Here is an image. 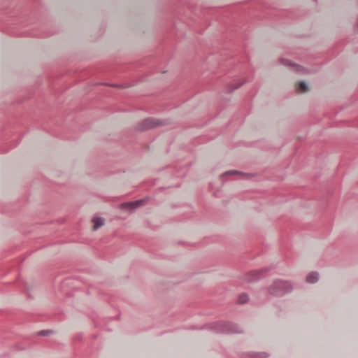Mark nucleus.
<instances>
[{
	"mask_svg": "<svg viewBox=\"0 0 358 358\" xmlns=\"http://www.w3.org/2000/svg\"><path fill=\"white\" fill-rule=\"evenodd\" d=\"M189 329H207L212 331L216 334H243V329L236 323L226 321L219 320L213 322L207 323L200 327L192 326Z\"/></svg>",
	"mask_w": 358,
	"mask_h": 358,
	"instance_id": "nucleus-1",
	"label": "nucleus"
},
{
	"mask_svg": "<svg viewBox=\"0 0 358 358\" xmlns=\"http://www.w3.org/2000/svg\"><path fill=\"white\" fill-rule=\"evenodd\" d=\"M292 290L293 285L290 281L280 279L274 280L268 287V294L276 297H282Z\"/></svg>",
	"mask_w": 358,
	"mask_h": 358,
	"instance_id": "nucleus-2",
	"label": "nucleus"
},
{
	"mask_svg": "<svg viewBox=\"0 0 358 358\" xmlns=\"http://www.w3.org/2000/svg\"><path fill=\"white\" fill-rule=\"evenodd\" d=\"M271 266L262 268L257 270H252L244 275V281L246 282H254L266 277L270 271Z\"/></svg>",
	"mask_w": 358,
	"mask_h": 358,
	"instance_id": "nucleus-3",
	"label": "nucleus"
},
{
	"mask_svg": "<svg viewBox=\"0 0 358 358\" xmlns=\"http://www.w3.org/2000/svg\"><path fill=\"white\" fill-rule=\"evenodd\" d=\"M165 124V120L154 117H148L139 122L136 126V129L143 131L148 129H153Z\"/></svg>",
	"mask_w": 358,
	"mask_h": 358,
	"instance_id": "nucleus-4",
	"label": "nucleus"
},
{
	"mask_svg": "<svg viewBox=\"0 0 358 358\" xmlns=\"http://www.w3.org/2000/svg\"><path fill=\"white\" fill-rule=\"evenodd\" d=\"M145 202V199H138L134 201L124 202L121 204V208L124 210L134 212L136 209L143 206Z\"/></svg>",
	"mask_w": 358,
	"mask_h": 358,
	"instance_id": "nucleus-5",
	"label": "nucleus"
},
{
	"mask_svg": "<svg viewBox=\"0 0 358 358\" xmlns=\"http://www.w3.org/2000/svg\"><path fill=\"white\" fill-rule=\"evenodd\" d=\"M280 63L282 65L290 68L292 70L296 73H305L308 72V70L300 64L293 62L292 60L288 59L282 58L280 59Z\"/></svg>",
	"mask_w": 358,
	"mask_h": 358,
	"instance_id": "nucleus-6",
	"label": "nucleus"
},
{
	"mask_svg": "<svg viewBox=\"0 0 358 358\" xmlns=\"http://www.w3.org/2000/svg\"><path fill=\"white\" fill-rule=\"evenodd\" d=\"M236 175L245 176L247 178H251L252 176V175L250 173H244V172H242L240 171H236V170H229V171H227L223 173L220 176V178L223 182H225L229 178H231L234 176H236Z\"/></svg>",
	"mask_w": 358,
	"mask_h": 358,
	"instance_id": "nucleus-7",
	"label": "nucleus"
},
{
	"mask_svg": "<svg viewBox=\"0 0 358 358\" xmlns=\"http://www.w3.org/2000/svg\"><path fill=\"white\" fill-rule=\"evenodd\" d=\"M270 355L266 352H245L242 354V358H268Z\"/></svg>",
	"mask_w": 358,
	"mask_h": 358,
	"instance_id": "nucleus-8",
	"label": "nucleus"
},
{
	"mask_svg": "<svg viewBox=\"0 0 358 358\" xmlns=\"http://www.w3.org/2000/svg\"><path fill=\"white\" fill-rule=\"evenodd\" d=\"M247 80L243 79L242 80H234L233 82L228 84L227 91L228 93L233 92L235 90L241 87Z\"/></svg>",
	"mask_w": 358,
	"mask_h": 358,
	"instance_id": "nucleus-9",
	"label": "nucleus"
},
{
	"mask_svg": "<svg viewBox=\"0 0 358 358\" xmlns=\"http://www.w3.org/2000/svg\"><path fill=\"white\" fill-rule=\"evenodd\" d=\"M319 278V273L317 271H312L307 275L306 282L309 284H315L318 282Z\"/></svg>",
	"mask_w": 358,
	"mask_h": 358,
	"instance_id": "nucleus-10",
	"label": "nucleus"
},
{
	"mask_svg": "<svg viewBox=\"0 0 358 358\" xmlns=\"http://www.w3.org/2000/svg\"><path fill=\"white\" fill-rule=\"evenodd\" d=\"M296 90L299 93H305L308 91V85L303 80L299 82L296 85Z\"/></svg>",
	"mask_w": 358,
	"mask_h": 358,
	"instance_id": "nucleus-11",
	"label": "nucleus"
},
{
	"mask_svg": "<svg viewBox=\"0 0 358 358\" xmlns=\"http://www.w3.org/2000/svg\"><path fill=\"white\" fill-rule=\"evenodd\" d=\"M92 221L94 223V230H97L104 224V220L102 217L94 218Z\"/></svg>",
	"mask_w": 358,
	"mask_h": 358,
	"instance_id": "nucleus-12",
	"label": "nucleus"
},
{
	"mask_svg": "<svg viewBox=\"0 0 358 358\" xmlns=\"http://www.w3.org/2000/svg\"><path fill=\"white\" fill-rule=\"evenodd\" d=\"M250 300L249 296L246 293H242L239 295L238 301L240 304H244Z\"/></svg>",
	"mask_w": 358,
	"mask_h": 358,
	"instance_id": "nucleus-13",
	"label": "nucleus"
},
{
	"mask_svg": "<svg viewBox=\"0 0 358 358\" xmlns=\"http://www.w3.org/2000/svg\"><path fill=\"white\" fill-rule=\"evenodd\" d=\"M51 333H52V330H49V329L41 330V331L38 332V336H48Z\"/></svg>",
	"mask_w": 358,
	"mask_h": 358,
	"instance_id": "nucleus-14",
	"label": "nucleus"
},
{
	"mask_svg": "<svg viewBox=\"0 0 358 358\" xmlns=\"http://www.w3.org/2000/svg\"><path fill=\"white\" fill-rule=\"evenodd\" d=\"M82 338H83V336L81 334L77 335L75 337V340H77V341H80V340H82Z\"/></svg>",
	"mask_w": 358,
	"mask_h": 358,
	"instance_id": "nucleus-15",
	"label": "nucleus"
},
{
	"mask_svg": "<svg viewBox=\"0 0 358 358\" xmlns=\"http://www.w3.org/2000/svg\"><path fill=\"white\" fill-rule=\"evenodd\" d=\"M17 144H19V141H17L14 145H13L10 148H13L16 147Z\"/></svg>",
	"mask_w": 358,
	"mask_h": 358,
	"instance_id": "nucleus-16",
	"label": "nucleus"
},
{
	"mask_svg": "<svg viewBox=\"0 0 358 358\" xmlns=\"http://www.w3.org/2000/svg\"><path fill=\"white\" fill-rule=\"evenodd\" d=\"M111 86H113V87H117V86H119V85H117V84H113V85H111Z\"/></svg>",
	"mask_w": 358,
	"mask_h": 358,
	"instance_id": "nucleus-17",
	"label": "nucleus"
},
{
	"mask_svg": "<svg viewBox=\"0 0 358 358\" xmlns=\"http://www.w3.org/2000/svg\"><path fill=\"white\" fill-rule=\"evenodd\" d=\"M8 150H9V149H6V150H3L2 152L6 153V152H8Z\"/></svg>",
	"mask_w": 358,
	"mask_h": 358,
	"instance_id": "nucleus-18",
	"label": "nucleus"
},
{
	"mask_svg": "<svg viewBox=\"0 0 358 358\" xmlns=\"http://www.w3.org/2000/svg\"><path fill=\"white\" fill-rule=\"evenodd\" d=\"M315 1H316L317 0H315Z\"/></svg>",
	"mask_w": 358,
	"mask_h": 358,
	"instance_id": "nucleus-19",
	"label": "nucleus"
}]
</instances>
